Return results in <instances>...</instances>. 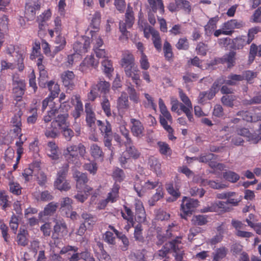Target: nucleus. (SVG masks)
<instances>
[{"mask_svg":"<svg viewBox=\"0 0 261 261\" xmlns=\"http://www.w3.org/2000/svg\"><path fill=\"white\" fill-rule=\"evenodd\" d=\"M157 144L159 147V151L162 154L167 156H170L171 155L172 150L167 143L159 141Z\"/></svg>","mask_w":261,"mask_h":261,"instance_id":"40","label":"nucleus"},{"mask_svg":"<svg viewBox=\"0 0 261 261\" xmlns=\"http://www.w3.org/2000/svg\"><path fill=\"white\" fill-rule=\"evenodd\" d=\"M13 94L16 100L19 101L21 100L25 90V81L19 78L17 74L13 76L12 79Z\"/></svg>","mask_w":261,"mask_h":261,"instance_id":"6","label":"nucleus"},{"mask_svg":"<svg viewBox=\"0 0 261 261\" xmlns=\"http://www.w3.org/2000/svg\"><path fill=\"white\" fill-rule=\"evenodd\" d=\"M142 228L140 224H137L135 227L134 238L135 240L139 242H143L144 238L142 235Z\"/></svg>","mask_w":261,"mask_h":261,"instance_id":"57","label":"nucleus"},{"mask_svg":"<svg viewBox=\"0 0 261 261\" xmlns=\"http://www.w3.org/2000/svg\"><path fill=\"white\" fill-rule=\"evenodd\" d=\"M219 18L218 16L211 18L207 24L204 27L206 31L211 32L216 28V24L219 21Z\"/></svg>","mask_w":261,"mask_h":261,"instance_id":"60","label":"nucleus"},{"mask_svg":"<svg viewBox=\"0 0 261 261\" xmlns=\"http://www.w3.org/2000/svg\"><path fill=\"white\" fill-rule=\"evenodd\" d=\"M10 191L13 194L19 195L21 193V188L19 184L14 181H10L9 182Z\"/></svg>","mask_w":261,"mask_h":261,"instance_id":"51","label":"nucleus"},{"mask_svg":"<svg viewBox=\"0 0 261 261\" xmlns=\"http://www.w3.org/2000/svg\"><path fill=\"white\" fill-rule=\"evenodd\" d=\"M227 251L228 249L224 247L217 249L215 252L213 253V261H220L224 258L226 256Z\"/></svg>","mask_w":261,"mask_h":261,"instance_id":"33","label":"nucleus"},{"mask_svg":"<svg viewBox=\"0 0 261 261\" xmlns=\"http://www.w3.org/2000/svg\"><path fill=\"white\" fill-rule=\"evenodd\" d=\"M74 74L71 71H65L61 75L63 84L69 89H72L74 86Z\"/></svg>","mask_w":261,"mask_h":261,"instance_id":"15","label":"nucleus"},{"mask_svg":"<svg viewBox=\"0 0 261 261\" xmlns=\"http://www.w3.org/2000/svg\"><path fill=\"white\" fill-rule=\"evenodd\" d=\"M57 34L58 36L55 41V43L56 45L55 46L54 50V53L55 54L62 50L64 48L66 43L64 37L61 36L60 34Z\"/></svg>","mask_w":261,"mask_h":261,"instance_id":"31","label":"nucleus"},{"mask_svg":"<svg viewBox=\"0 0 261 261\" xmlns=\"http://www.w3.org/2000/svg\"><path fill=\"white\" fill-rule=\"evenodd\" d=\"M159 182L158 180L151 181L148 180L142 182L139 179L136 180L134 185V189L139 197L143 196L144 193L148 190H151L158 187Z\"/></svg>","mask_w":261,"mask_h":261,"instance_id":"7","label":"nucleus"},{"mask_svg":"<svg viewBox=\"0 0 261 261\" xmlns=\"http://www.w3.org/2000/svg\"><path fill=\"white\" fill-rule=\"evenodd\" d=\"M73 176L76 181V189L81 190L88 181L87 174L76 170L74 172Z\"/></svg>","mask_w":261,"mask_h":261,"instance_id":"16","label":"nucleus"},{"mask_svg":"<svg viewBox=\"0 0 261 261\" xmlns=\"http://www.w3.org/2000/svg\"><path fill=\"white\" fill-rule=\"evenodd\" d=\"M192 222L194 225L202 226L207 222V217L205 216L200 215L194 216Z\"/></svg>","mask_w":261,"mask_h":261,"instance_id":"53","label":"nucleus"},{"mask_svg":"<svg viewBox=\"0 0 261 261\" xmlns=\"http://www.w3.org/2000/svg\"><path fill=\"white\" fill-rule=\"evenodd\" d=\"M101 106L106 115L108 117L111 116L110 103L105 95L102 96Z\"/></svg>","mask_w":261,"mask_h":261,"instance_id":"44","label":"nucleus"},{"mask_svg":"<svg viewBox=\"0 0 261 261\" xmlns=\"http://www.w3.org/2000/svg\"><path fill=\"white\" fill-rule=\"evenodd\" d=\"M120 185L117 183L113 185L111 191L108 193V197L106 199L107 202H114L116 201L119 197V190Z\"/></svg>","mask_w":261,"mask_h":261,"instance_id":"26","label":"nucleus"},{"mask_svg":"<svg viewBox=\"0 0 261 261\" xmlns=\"http://www.w3.org/2000/svg\"><path fill=\"white\" fill-rule=\"evenodd\" d=\"M131 125L130 129L133 135L139 139L144 136V127L138 119L132 118L130 120Z\"/></svg>","mask_w":261,"mask_h":261,"instance_id":"12","label":"nucleus"},{"mask_svg":"<svg viewBox=\"0 0 261 261\" xmlns=\"http://www.w3.org/2000/svg\"><path fill=\"white\" fill-rule=\"evenodd\" d=\"M166 188L168 193L175 198H178L180 196V192L179 187L177 185L174 186L173 184L169 183L166 184Z\"/></svg>","mask_w":261,"mask_h":261,"instance_id":"32","label":"nucleus"},{"mask_svg":"<svg viewBox=\"0 0 261 261\" xmlns=\"http://www.w3.org/2000/svg\"><path fill=\"white\" fill-rule=\"evenodd\" d=\"M120 64L124 70L135 66V57L131 52L126 50L122 53Z\"/></svg>","mask_w":261,"mask_h":261,"instance_id":"13","label":"nucleus"},{"mask_svg":"<svg viewBox=\"0 0 261 261\" xmlns=\"http://www.w3.org/2000/svg\"><path fill=\"white\" fill-rule=\"evenodd\" d=\"M110 84L109 83L100 80L97 84L91 87L90 92L88 94L89 100L94 101L99 96V93L106 94L109 91Z\"/></svg>","mask_w":261,"mask_h":261,"instance_id":"5","label":"nucleus"},{"mask_svg":"<svg viewBox=\"0 0 261 261\" xmlns=\"http://www.w3.org/2000/svg\"><path fill=\"white\" fill-rule=\"evenodd\" d=\"M221 85V81L216 80L212 86L211 88L207 91H204L206 99L211 100L215 96L219 91V87Z\"/></svg>","mask_w":261,"mask_h":261,"instance_id":"27","label":"nucleus"},{"mask_svg":"<svg viewBox=\"0 0 261 261\" xmlns=\"http://www.w3.org/2000/svg\"><path fill=\"white\" fill-rule=\"evenodd\" d=\"M126 91L128 93L130 100L135 104L140 102L139 94L138 93L134 86L129 83L127 84Z\"/></svg>","mask_w":261,"mask_h":261,"instance_id":"23","label":"nucleus"},{"mask_svg":"<svg viewBox=\"0 0 261 261\" xmlns=\"http://www.w3.org/2000/svg\"><path fill=\"white\" fill-rule=\"evenodd\" d=\"M145 249L138 250L130 254L132 258L134 257L135 261H146L145 258Z\"/></svg>","mask_w":261,"mask_h":261,"instance_id":"55","label":"nucleus"},{"mask_svg":"<svg viewBox=\"0 0 261 261\" xmlns=\"http://www.w3.org/2000/svg\"><path fill=\"white\" fill-rule=\"evenodd\" d=\"M90 44L89 39L85 40L83 43L77 41L73 45V49L77 55L85 54L89 48Z\"/></svg>","mask_w":261,"mask_h":261,"instance_id":"19","label":"nucleus"},{"mask_svg":"<svg viewBox=\"0 0 261 261\" xmlns=\"http://www.w3.org/2000/svg\"><path fill=\"white\" fill-rule=\"evenodd\" d=\"M81 217L84 220L85 224H87L90 227L92 226L96 222V218L91 214L88 213L86 212H83L81 214Z\"/></svg>","mask_w":261,"mask_h":261,"instance_id":"38","label":"nucleus"},{"mask_svg":"<svg viewBox=\"0 0 261 261\" xmlns=\"http://www.w3.org/2000/svg\"><path fill=\"white\" fill-rule=\"evenodd\" d=\"M40 8V5L35 2L27 3L25 8L26 17L29 20H33L35 18L37 11H38Z\"/></svg>","mask_w":261,"mask_h":261,"instance_id":"14","label":"nucleus"},{"mask_svg":"<svg viewBox=\"0 0 261 261\" xmlns=\"http://www.w3.org/2000/svg\"><path fill=\"white\" fill-rule=\"evenodd\" d=\"M136 215L139 221H144L146 219V214L142 202L140 200H136L135 204Z\"/></svg>","mask_w":261,"mask_h":261,"instance_id":"24","label":"nucleus"},{"mask_svg":"<svg viewBox=\"0 0 261 261\" xmlns=\"http://www.w3.org/2000/svg\"><path fill=\"white\" fill-rule=\"evenodd\" d=\"M59 206L57 202H51L47 204L43 211L40 212L39 214V218L42 219L43 217L51 216L55 213Z\"/></svg>","mask_w":261,"mask_h":261,"instance_id":"18","label":"nucleus"},{"mask_svg":"<svg viewBox=\"0 0 261 261\" xmlns=\"http://www.w3.org/2000/svg\"><path fill=\"white\" fill-rule=\"evenodd\" d=\"M243 249V246L240 244L236 243L232 245L231 247V251L234 254H241V260L245 261V254L244 252L241 253Z\"/></svg>","mask_w":261,"mask_h":261,"instance_id":"58","label":"nucleus"},{"mask_svg":"<svg viewBox=\"0 0 261 261\" xmlns=\"http://www.w3.org/2000/svg\"><path fill=\"white\" fill-rule=\"evenodd\" d=\"M241 24L236 19H231L223 23L222 26L223 30H227V31H231L235 28H239Z\"/></svg>","mask_w":261,"mask_h":261,"instance_id":"43","label":"nucleus"},{"mask_svg":"<svg viewBox=\"0 0 261 261\" xmlns=\"http://www.w3.org/2000/svg\"><path fill=\"white\" fill-rule=\"evenodd\" d=\"M148 164L150 168L156 173L157 175H159L162 173L161 170V164L156 158L153 156L150 157L149 159Z\"/></svg>","mask_w":261,"mask_h":261,"instance_id":"29","label":"nucleus"},{"mask_svg":"<svg viewBox=\"0 0 261 261\" xmlns=\"http://www.w3.org/2000/svg\"><path fill=\"white\" fill-rule=\"evenodd\" d=\"M235 56L236 53L233 51H231L228 54H226L221 58H219V62L224 64H227V67L231 68L234 66L235 63Z\"/></svg>","mask_w":261,"mask_h":261,"instance_id":"21","label":"nucleus"},{"mask_svg":"<svg viewBox=\"0 0 261 261\" xmlns=\"http://www.w3.org/2000/svg\"><path fill=\"white\" fill-rule=\"evenodd\" d=\"M62 134L67 141H70L74 136V132L69 128V126H67L61 129Z\"/></svg>","mask_w":261,"mask_h":261,"instance_id":"59","label":"nucleus"},{"mask_svg":"<svg viewBox=\"0 0 261 261\" xmlns=\"http://www.w3.org/2000/svg\"><path fill=\"white\" fill-rule=\"evenodd\" d=\"M126 77L129 78L136 85L137 88L141 86L142 81L140 79V71L135 66L133 67L124 70Z\"/></svg>","mask_w":261,"mask_h":261,"instance_id":"11","label":"nucleus"},{"mask_svg":"<svg viewBox=\"0 0 261 261\" xmlns=\"http://www.w3.org/2000/svg\"><path fill=\"white\" fill-rule=\"evenodd\" d=\"M48 147V154L53 159H56L58 157V148L55 142L50 141L47 144Z\"/></svg>","mask_w":261,"mask_h":261,"instance_id":"39","label":"nucleus"},{"mask_svg":"<svg viewBox=\"0 0 261 261\" xmlns=\"http://www.w3.org/2000/svg\"><path fill=\"white\" fill-rule=\"evenodd\" d=\"M223 175L224 178L231 182H237L240 178L238 174L231 171L224 172Z\"/></svg>","mask_w":261,"mask_h":261,"instance_id":"50","label":"nucleus"},{"mask_svg":"<svg viewBox=\"0 0 261 261\" xmlns=\"http://www.w3.org/2000/svg\"><path fill=\"white\" fill-rule=\"evenodd\" d=\"M139 63L141 68L144 70H147L150 67L147 57L145 54L141 55Z\"/></svg>","mask_w":261,"mask_h":261,"instance_id":"64","label":"nucleus"},{"mask_svg":"<svg viewBox=\"0 0 261 261\" xmlns=\"http://www.w3.org/2000/svg\"><path fill=\"white\" fill-rule=\"evenodd\" d=\"M66 160L69 163L74 164L76 166H80L81 162L79 160L77 151L76 145H72L67 147L64 152Z\"/></svg>","mask_w":261,"mask_h":261,"instance_id":"10","label":"nucleus"},{"mask_svg":"<svg viewBox=\"0 0 261 261\" xmlns=\"http://www.w3.org/2000/svg\"><path fill=\"white\" fill-rule=\"evenodd\" d=\"M120 130L121 135L124 136L126 140L124 142L125 146L127 145H132L133 144V140L130 137L129 130L124 126H121L120 127Z\"/></svg>","mask_w":261,"mask_h":261,"instance_id":"48","label":"nucleus"},{"mask_svg":"<svg viewBox=\"0 0 261 261\" xmlns=\"http://www.w3.org/2000/svg\"><path fill=\"white\" fill-rule=\"evenodd\" d=\"M125 152L129 158H132L134 159H138L140 155L139 151L133 144L126 146Z\"/></svg>","mask_w":261,"mask_h":261,"instance_id":"37","label":"nucleus"},{"mask_svg":"<svg viewBox=\"0 0 261 261\" xmlns=\"http://www.w3.org/2000/svg\"><path fill=\"white\" fill-rule=\"evenodd\" d=\"M103 240L109 245L114 246L116 244L115 237H114V234L110 231H107L105 232L103 235Z\"/></svg>","mask_w":261,"mask_h":261,"instance_id":"63","label":"nucleus"},{"mask_svg":"<svg viewBox=\"0 0 261 261\" xmlns=\"http://www.w3.org/2000/svg\"><path fill=\"white\" fill-rule=\"evenodd\" d=\"M51 15V13L50 10H46L41 14L37 16L36 21L37 22L47 23V22L50 18Z\"/></svg>","mask_w":261,"mask_h":261,"instance_id":"54","label":"nucleus"},{"mask_svg":"<svg viewBox=\"0 0 261 261\" xmlns=\"http://www.w3.org/2000/svg\"><path fill=\"white\" fill-rule=\"evenodd\" d=\"M71 102L75 106V109L81 112L83 111V107L80 97L78 95H74L71 97Z\"/></svg>","mask_w":261,"mask_h":261,"instance_id":"62","label":"nucleus"},{"mask_svg":"<svg viewBox=\"0 0 261 261\" xmlns=\"http://www.w3.org/2000/svg\"><path fill=\"white\" fill-rule=\"evenodd\" d=\"M68 115L67 113L59 114L51 122L50 126L46 128L44 135L47 138L54 139L60 135V130L67 126H69V123L67 120Z\"/></svg>","mask_w":261,"mask_h":261,"instance_id":"1","label":"nucleus"},{"mask_svg":"<svg viewBox=\"0 0 261 261\" xmlns=\"http://www.w3.org/2000/svg\"><path fill=\"white\" fill-rule=\"evenodd\" d=\"M68 164L64 165L58 172L57 178L55 181V187L60 191H67L70 189L69 182L66 180V176L68 171Z\"/></svg>","mask_w":261,"mask_h":261,"instance_id":"3","label":"nucleus"},{"mask_svg":"<svg viewBox=\"0 0 261 261\" xmlns=\"http://www.w3.org/2000/svg\"><path fill=\"white\" fill-rule=\"evenodd\" d=\"M256 56L261 57V45L257 47L256 44L252 43L250 46L249 50L248 57L249 64H251L254 60Z\"/></svg>","mask_w":261,"mask_h":261,"instance_id":"25","label":"nucleus"},{"mask_svg":"<svg viewBox=\"0 0 261 261\" xmlns=\"http://www.w3.org/2000/svg\"><path fill=\"white\" fill-rule=\"evenodd\" d=\"M103 72L108 76L113 71V68L111 61L108 59H105L101 62Z\"/></svg>","mask_w":261,"mask_h":261,"instance_id":"52","label":"nucleus"},{"mask_svg":"<svg viewBox=\"0 0 261 261\" xmlns=\"http://www.w3.org/2000/svg\"><path fill=\"white\" fill-rule=\"evenodd\" d=\"M97 124L103 136L105 146L112 150L111 141L113 139V135L111 124L107 121L102 122L100 120H97Z\"/></svg>","mask_w":261,"mask_h":261,"instance_id":"2","label":"nucleus"},{"mask_svg":"<svg viewBox=\"0 0 261 261\" xmlns=\"http://www.w3.org/2000/svg\"><path fill=\"white\" fill-rule=\"evenodd\" d=\"M159 106L161 113L164 117V118H166L167 120L171 122L172 121V116L169 112L168 111L163 99L161 98L159 99Z\"/></svg>","mask_w":261,"mask_h":261,"instance_id":"36","label":"nucleus"},{"mask_svg":"<svg viewBox=\"0 0 261 261\" xmlns=\"http://www.w3.org/2000/svg\"><path fill=\"white\" fill-rule=\"evenodd\" d=\"M179 109L180 110L186 115L190 121H193L194 118L192 113L193 110L192 105H184L182 103H180Z\"/></svg>","mask_w":261,"mask_h":261,"instance_id":"35","label":"nucleus"},{"mask_svg":"<svg viewBox=\"0 0 261 261\" xmlns=\"http://www.w3.org/2000/svg\"><path fill=\"white\" fill-rule=\"evenodd\" d=\"M147 1L154 12L159 9L161 14H164L165 10L162 0H147Z\"/></svg>","mask_w":261,"mask_h":261,"instance_id":"28","label":"nucleus"},{"mask_svg":"<svg viewBox=\"0 0 261 261\" xmlns=\"http://www.w3.org/2000/svg\"><path fill=\"white\" fill-rule=\"evenodd\" d=\"M54 222L55 225L54 226L51 238L55 240L61 239L67 233L66 224L63 219L56 220Z\"/></svg>","mask_w":261,"mask_h":261,"instance_id":"8","label":"nucleus"},{"mask_svg":"<svg viewBox=\"0 0 261 261\" xmlns=\"http://www.w3.org/2000/svg\"><path fill=\"white\" fill-rule=\"evenodd\" d=\"M216 155L213 153H208L201 154L197 160L201 163H208L210 161L215 160Z\"/></svg>","mask_w":261,"mask_h":261,"instance_id":"61","label":"nucleus"},{"mask_svg":"<svg viewBox=\"0 0 261 261\" xmlns=\"http://www.w3.org/2000/svg\"><path fill=\"white\" fill-rule=\"evenodd\" d=\"M176 6L180 9H182L184 11L189 14L191 11V7L190 3L186 0H174Z\"/></svg>","mask_w":261,"mask_h":261,"instance_id":"42","label":"nucleus"},{"mask_svg":"<svg viewBox=\"0 0 261 261\" xmlns=\"http://www.w3.org/2000/svg\"><path fill=\"white\" fill-rule=\"evenodd\" d=\"M117 107L118 110H125L129 108L128 95L125 92H122L117 100Z\"/></svg>","mask_w":261,"mask_h":261,"instance_id":"20","label":"nucleus"},{"mask_svg":"<svg viewBox=\"0 0 261 261\" xmlns=\"http://www.w3.org/2000/svg\"><path fill=\"white\" fill-rule=\"evenodd\" d=\"M163 51L164 56L168 61H170L173 57V52L171 44L166 41L163 45Z\"/></svg>","mask_w":261,"mask_h":261,"instance_id":"46","label":"nucleus"},{"mask_svg":"<svg viewBox=\"0 0 261 261\" xmlns=\"http://www.w3.org/2000/svg\"><path fill=\"white\" fill-rule=\"evenodd\" d=\"M246 140L251 143L256 144L259 140V135L255 133H251L250 130L246 129Z\"/></svg>","mask_w":261,"mask_h":261,"instance_id":"45","label":"nucleus"},{"mask_svg":"<svg viewBox=\"0 0 261 261\" xmlns=\"http://www.w3.org/2000/svg\"><path fill=\"white\" fill-rule=\"evenodd\" d=\"M134 22V16L133 12L129 8H127L125 13V22H120L119 29L122 35L126 39L128 38L129 32L126 30L127 28H130L132 27Z\"/></svg>","mask_w":261,"mask_h":261,"instance_id":"9","label":"nucleus"},{"mask_svg":"<svg viewBox=\"0 0 261 261\" xmlns=\"http://www.w3.org/2000/svg\"><path fill=\"white\" fill-rule=\"evenodd\" d=\"M152 37L154 47L158 51H161L162 49V44L159 33L158 31H153L152 32Z\"/></svg>","mask_w":261,"mask_h":261,"instance_id":"47","label":"nucleus"},{"mask_svg":"<svg viewBox=\"0 0 261 261\" xmlns=\"http://www.w3.org/2000/svg\"><path fill=\"white\" fill-rule=\"evenodd\" d=\"M199 203V202L197 199L184 196L180 205L181 210L182 212V214L180 215L181 217L186 219L187 216L191 215L196 208L198 206Z\"/></svg>","mask_w":261,"mask_h":261,"instance_id":"4","label":"nucleus"},{"mask_svg":"<svg viewBox=\"0 0 261 261\" xmlns=\"http://www.w3.org/2000/svg\"><path fill=\"white\" fill-rule=\"evenodd\" d=\"M169 248L168 245V243H166L165 245L163 246L161 249L158 250L154 255V257L156 259H162L163 258L169 257H167V255L169 252Z\"/></svg>","mask_w":261,"mask_h":261,"instance_id":"41","label":"nucleus"},{"mask_svg":"<svg viewBox=\"0 0 261 261\" xmlns=\"http://www.w3.org/2000/svg\"><path fill=\"white\" fill-rule=\"evenodd\" d=\"M47 87L50 92L49 97L51 98V99L58 96L60 91L59 85L58 84H55L54 82L51 81L47 83Z\"/></svg>","mask_w":261,"mask_h":261,"instance_id":"30","label":"nucleus"},{"mask_svg":"<svg viewBox=\"0 0 261 261\" xmlns=\"http://www.w3.org/2000/svg\"><path fill=\"white\" fill-rule=\"evenodd\" d=\"M167 243L169 250L172 249L174 253L183 251L180 246L181 242L178 240H174Z\"/></svg>","mask_w":261,"mask_h":261,"instance_id":"56","label":"nucleus"},{"mask_svg":"<svg viewBox=\"0 0 261 261\" xmlns=\"http://www.w3.org/2000/svg\"><path fill=\"white\" fill-rule=\"evenodd\" d=\"M90 154L95 160L100 161H102L103 160L104 153L102 149L96 144L91 145Z\"/></svg>","mask_w":261,"mask_h":261,"instance_id":"22","label":"nucleus"},{"mask_svg":"<svg viewBox=\"0 0 261 261\" xmlns=\"http://www.w3.org/2000/svg\"><path fill=\"white\" fill-rule=\"evenodd\" d=\"M98 65V62L95 61V59L93 56H89L86 57L83 63L81 64V68L82 69V70H84L83 67L84 66L88 67H96Z\"/></svg>","mask_w":261,"mask_h":261,"instance_id":"49","label":"nucleus"},{"mask_svg":"<svg viewBox=\"0 0 261 261\" xmlns=\"http://www.w3.org/2000/svg\"><path fill=\"white\" fill-rule=\"evenodd\" d=\"M27 234V230L24 229H20L19 232L17 236V242L19 245L25 246L28 245V240L26 238Z\"/></svg>","mask_w":261,"mask_h":261,"instance_id":"34","label":"nucleus"},{"mask_svg":"<svg viewBox=\"0 0 261 261\" xmlns=\"http://www.w3.org/2000/svg\"><path fill=\"white\" fill-rule=\"evenodd\" d=\"M243 80V75L231 73L227 76V79L224 80L223 78H220L217 80L220 82L221 81V85L225 84L229 86H234Z\"/></svg>","mask_w":261,"mask_h":261,"instance_id":"17","label":"nucleus"}]
</instances>
